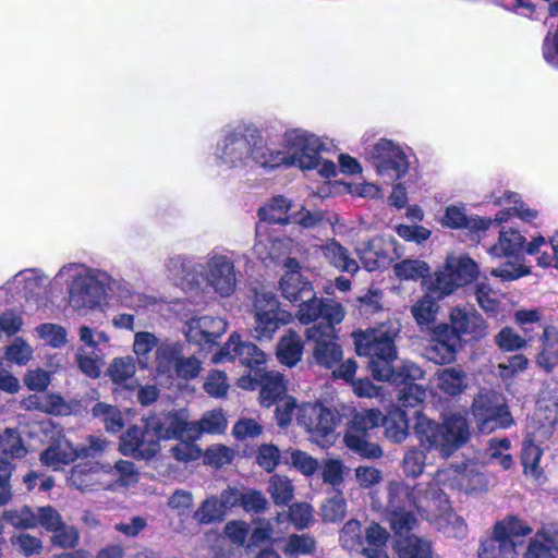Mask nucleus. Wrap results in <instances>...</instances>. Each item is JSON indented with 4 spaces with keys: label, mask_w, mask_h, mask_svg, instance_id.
I'll return each mask as SVG.
<instances>
[{
    "label": "nucleus",
    "mask_w": 558,
    "mask_h": 558,
    "mask_svg": "<svg viewBox=\"0 0 558 558\" xmlns=\"http://www.w3.org/2000/svg\"><path fill=\"white\" fill-rule=\"evenodd\" d=\"M146 418L159 444L160 440H182L186 433L196 429V424L187 422L178 411L153 414Z\"/></svg>",
    "instance_id": "obj_18"
},
{
    "label": "nucleus",
    "mask_w": 558,
    "mask_h": 558,
    "mask_svg": "<svg viewBox=\"0 0 558 558\" xmlns=\"http://www.w3.org/2000/svg\"><path fill=\"white\" fill-rule=\"evenodd\" d=\"M215 362L239 361V363L248 368L254 375L259 374L266 368V354L253 342L241 340L238 332H233L228 342L215 355Z\"/></svg>",
    "instance_id": "obj_14"
},
{
    "label": "nucleus",
    "mask_w": 558,
    "mask_h": 558,
    "mask_svg": "<svg viewBox=\"0 0 558 558\" xmlns=\"http://www.w3.org/2000/svg\"><path fill=\"white\" fill-rule=\"evenodd\" d=\"M533 529L514 514L498 520L493 532L483 538L478 548L480 558H517L518 549L524 545L525 537Z\"/></svg>",
    "instance_id": "obj_5"
},
{
    "label": "nucleus",
    "mask_w": 558,
    "mask_h": 558,
    "mask_svg": "<svg viewBox=\"0 0 558 558\" xmlns=\"http://www.w3.org/2000/svg\"><path fill=\"white\" fill-rule=\"evenodd\" d=\"M463 344L447 323L434 325L429 331L425 356L438 365H447L456 361Z\"/></svg>",
    "instance_id": "obj_15"
},
{
    "label": "nucleus",
    "mask_w": 558,
    "mask_h": 558,
    "mask_svg": "<svg viewBox=\"0 0 558 558\" xmlns=\"http://www.w3.org/2000/svg\"><path fill=\"white\" fill-rule=\"evenodd\" d=\"M253 307L258 340H271L274 335L292 319L291 314L280 307L279 301L272 294L257 293Z\"/></svg>",
    "instance_id": "obj_9"
},
{
    "label": "nucleus",
    "mask_w": 558,
    "mask_h": 558,
    "mask_svg": "<svg viewBox=\"0 0 558 558\" xmlns=\"http://www.w3.org/2000/svg\"><path fill=\"white\" fill-rule=\"evenodd\" d=\"M471 412L483 433L508 428L513 424L511 413L505 403H497L489 392H478L471 404Z\"/></svg>",
    "instance_id": "obj_10"
},
{
    "label": "nucleus",
    "mask_w": 558,
    "mask_h": 558,
    "mask_svg": "<svg viewBox=\"0 0 558 558\" xmlns=\"http://www.w3.org/2000/svg\"><path fill=\"white\" fill-rule=\"evenodd\" d=\"M345 316V310L341 306L340 317L338 319L328 320L325 315L319 316L313 325L306 329V338L314 341L313 355L317 365L331 369L337 366L343 356L341 345L336 342L337 329Z\"/></svg>",
    "instance_id": "obj_7"
},
{
    "label": "nucleus",
    "mask_w": 558,
    "mask_h": 558,
    "mask_svg": "<svg viewBox=\"0 0 558 558\" xmlns=\"http://www.w3.org/2000/svg\"><path fill=\"white\" fill-rule=\"evenodd\" d=\"M292 208L291 199L283 195L274 196L268 203L259 207L257 216L263 222L269 225L288 226L291 225L290 209Z\"/></svg>",
    "instance_id": "obj_26"
},
{
    "label": "nucleus",
    "mask_w": 558,
    "mask_h": 558,
    "mask_svg": "<svg viewBox=\"0 0 558 558\" xmlns=\"http://www.w3.org/2000/svg\"><path fill=\"white\" fill-rule=\"evenodd\" d=\"M298 422L303 425L322 447H328L336 440V427L341 416L336 410L319 402L303 404L299 408Z\"/></svg>",
    "instance_id": "obj_8"
},
{
    "label": "nucleus",
    "mask_w": 558,
    "mask_h": 558,
    "mask_svg": "<svg viewBox=\"0 0 558 558\" xmlns=\"http://www.w3.org/2000/svg\"><path fill=\"white\" fill-rule=\"evenodd\" d=\"M268 493L276 506H288L294 497V486L288 477L274 474L269 480Z\"/></svg>",
    "instance_id": "obj_45"
},
{
    "label": "nucleus",
    "mask_w": 558,
    "mask_h": 558,
    "mask_svg": "<svg viewBox=\"0 0 558 558\" xmlns=\"http://www.w3.org/2000/svg\"><path fill=\"white\" fill-rule=\"evenodd\" d=\"M27 410H35L50 415L69 414L70 408L61 395L41 393L31 395L24 399Z\"/></svg>",
    "instance_id": "obj_31"
},
{
    "label": "nucleus",
    "mask_w": 558,
    "mask_h": 558,
    "mask_svg": "<svg viewBox=\"0 0 558 558\" xmlns=\"http://www.w3.org/2000/svg\"><path fill=\"white\" fill-rule=\"evenodd\" d=\"M495 292L487 283H478L475 289V296L480 307L487 314L496 316L499 312L500 302L494 296Z\"/></svg>",
    "instance_id": "obj_60"
},
{
    "label": "nucleus",
    "mask_w": 558,
    "mask_h": 558,
    "mask_svg": "<svg viewBox=\"0 0 558 558\" xmlns=\"http://www.w3.org/2000/svg\"><path fill=\"white\" fill-rule=\"evenodd\" d=\"M1 453L10 459H23L28 453L17 428L7 427L0 434Z\"/></svg>",
    "instance_id": "obj_40"
},
{
    "label": "nucleus",
    "mask_w": 558,
    "mask_h": 558,
    "mask_svg": "<svg viewBox=\"0 0 558 558\" xmlns=\"http://www.w3.org/2000/svg\"><path fill=\"white\" fill-rule=\"evenodd\" d=\"M104 296L102 283L92 277H77L70 287V301L78 310L98 307Z\"/></svg>",
    "instance_id": "obj_21"
},
{
    "label": "nucleus",
    "mask_w": 558,
    "mask_h": 558,
    "mask_svg": "<svg viewBox=\"0 0 558 558\" xmlns=\"http://www.w3.org/2000/svg\"><path fill=\"white\" fill-rule=\"evenodd\" d=\"M415 414L414 434L426 451L436 450L441 457L449 458L470 439L469 422L459 413L446 416L441 424L418 411Z\"/></svg>",
    "instance_id": "obj_4"
},
{
    "label": "nucleus",
    "mask_w": 558,
    "mask_h": 558,
    "mask_svg": "<svg viewBox=\"0 0 558 558\" xmlns=\"http://www.w3.org/2000/svg\"><path fill=\"white\" fill-rule=\"evenodd\" d=\"M387 492L388 501L386 512L413 509L420 511L414 486H410L404 482L392 481L388 484Z\"/></svg>",
    "instance_id": "obj_25"
},
{
    "label": "nucleus",
    "mask_w": 558,
    "mask_h": 558,
    "mask_svg": "<svg viewBox=\"0 0 558 558\" xmlns=\"http://www.w3.org/2000/svg\"><path fill=\"white\" fill-rule=\"evenodd\" d=\"M226 511L217 496H209L202 501L193 513V519L201 525L220 523L226 519Z\"/></svg>",
    "instance_id": "obj_39"
},
{
    "label": "nucleus",
    "mask_w": 558,
    "mask_h": 558,
    "mask_svg": "<svg viewBox=\"0 0 558 558\" xmlns=\"http://www.w3.org/2000/svg\"><path fill=\"white\" fill-rule=\"evenodd\" d=\"M393 270L400 280L424 281L429 276L428 264L418 259H403L393 266Z\"/></svg>",
    "instance_id": "obj_46"
},
{
    "label": "nucleus",
    "mask_w": 558,
    "mask_h": 558,
    "mask_svg": "<svg viewBox=\"0 0 558 558\" xmlns=\"http://www.w3.org/2000/svg\"><path fill=\"white\" fill-rule=\"evenodd\" d=\"M380 425L385 429V435L392 442L400 444L409 435V418L405 410L393 409L386 415L383 414Z\"/></svg>",
    "instance_id": "obj_34"
},
{
    "label": "nucleus",
    "mask_w": 558,
    "mask_h": 558,
    "mask_svg": "<svg viewBox=\"0 0 558 558\" xmlns=\"http://www.w3.org/2000/svg\"><path fill=\"white\" fill-rule=\"evenodd\" d=\"M542 457L543 449L535 444L532 435H527L522 441V449L520 456L521 464L523 466V473L526 476H531L537 481L544 477V471L539 466Z\"/></svg>",
    "instance_id": "obj_33"
},
{
    "label": "nucleus",
    "mask_w": 558,
    "mask_h": 558,
    "mask_svg": "<svg viewBox=\"0 0 558 558\" xmlns=\"http://www.w3.org/2000/svg\"><path fill=\"white\" fill-rule=\"evenodd\" d=\"M293 146L296 151L292 155H286L280 150L283 158L281 165L296 166L301 170H313L320 165L322 144L314 135H298L294 137Z\"/></svg>",
    "instance_id": "obj_19"
},
{
    "label": "nucleus",
    "mask_w": 558,
    "mask_h": 558,
    "mask_svg": "<svg viewBox=\"0 0 558 558\" xmlns=\"http://www.w3.org/2000/svg\"><path fill=\"white\" fill-rule=\"evenodd\" d=\"M204 464L215 469H220L233 460V450L225 445H215L208 447L203 453Z\"/></svg>",
    "instance_id": "obj_55"
},
{
    "label": "nucleus",
    "mask_w": 558,
    "mask_h": 558,
    "mask_svg": "<svg viewBox=\"0 0 558 558\" xmlns=\"http://www.w3.org/2000/svg\"><path fill=\"white\" fill-rule=\"evenodd\" d=\"M290 463L305 476L313 475L318 466V460L300 449L292 450L290 453Z\"/></svg>",
    "instance_id": "obj_63"
},
{
    "label": "nucleus",
    "mask_w": 558,
    "mask_h": 558,
    "mask_svg": "<svg viewBox=\"0 0 558 558\" xmlns=\"http://www.w3.org/2000/svg\"><path fill=\"white\" fill-rule=\"evenodd\" d=\"M450 269L451 265L445 264L444 267L430 276L429 279H425L423 281L425 291L433 294L438 300L451 294L458 286L453 280Z\"/></svg>",
    "instance_id": "obj_36"
},
{
    "label": "nucleus",
    "mask_w": 558,
    "mask_h": 558,
    "mask_svg": "<svg viewBox=\"0 0 558 558\" xmlns=\"http://www.w3.org/2000/svg\"><path fill=\"white\" fill-rule=\"evenodd\" d=\"M392 243H386L380 236H375L362 242L356 247V254L367 271L385 269L390 266L393 257L390 254Z\"/></svg>",
    "instance_id": "obj_23"
},
{
    "label": "nucleus",
    "mask_w": 558,
    "mask_h": 558,
    "mask_svg": "<svg viewBox=\"0 0 558 558\" xmlns=\"http://www.w3.org/2000/svg\"><path fill=\"white\" fill-rule=\"evenodd\" d=\"M542 351L537 355V364L547 373L558 365V328L553 325L544 327L541 336Z\"/></svg>",
    "instance_id": "obj_30"
},
{
    "label": "nucleus",
    "mask_w": 558,
    "mask_h": 558,
    "mask_svg": "<svg viewBox=\"0 0 558 558\" xmlns=\"http://www.w3.org/2000/svg\"><path fill=\"white\" fill-rule=\"evenodd\" d=\"M219 158L230 168L247 166L252 160L267 170L280 167L283 160L280 150L266 147L259 130L248 126L229 131L223 136Z\"/></svg>",
    "instance_id": "obj_3"
},
{
    "label": "nucleus",
    "mask_w": 558,
    "mask_h": 558,
    "mask_svg": "<svg viewBox=\"0 0 558 558\" xmlns=\"http://www.w3.org/2000/svg\"><path fill=\"white\" fill-rule=\"evenodd\" d=\"M445 226L451 229H469L472 232L486 231L492 227V220L483 217L469 218L463 209L448 206L442 219Z\"/></svg>",
    "instance_id": "obj_29"
},
{
    "label": "nucleus",
    "mask_w": 558,
    "mask_h": 558,
    "mask_svg": "<svg viewBox=\"0 0 558 558\" xmlns=\"http://www.w3.org/2000/svg\"><path fill=\"white\" fill-rule=\"evenodd\" d=\"M494 341L501 352H515L527 347V340L510 326L502 327Z\"/></svg>",
    "instance_id": "obj_50"
},
{
    "label": "nucleus",
    "mask_w": 558,
    "mask_h": 558,
    "mask_svg": "<svg viewBox=\"0 0 558 558\" xmlns=\"http://www.w3.org/2000/svg\"><path fill=\"white\" fill-rule=\"evenodd\" d=\"M387 520L396 536L403 538L416 524V518L412 510L388 511Z\"/></svg>",
    "instance_id": "obj_49"
},
{
    "label": "nucleus",
    "mask_w": 558,
    "mask_h": 558,
    "mask_svg": "<svg viewBox=\"0 0 558 558\" xmlns=\"http://www.w3.org/2000/svg\"><path fill=\"white\" fill-rule=\"evenodd\" d=\"M393 374H400L401 377L383 379L381 381L389 383L398 390V409H415L421 407L426 397V390L416 380L423 377V371L414 364H404L393 371Z\"/></svg>",
    "instance_id": "obj_13"
},
{
    "label": "nucleus",
    "mask_w": 558,
    "mask_h": 558,
    "mask_svg": "<svg viewBox=\"0 0 558 558\" xmlns=\"http://www.w3.org/2000/svg\"><path fill=\"white\" fill-rule=\"evenodd\" d=\"M77 457L78 453L71 442L57 441L41 451L39 461L45 466L58 470L62 465L74 462Z\"/></svg>",
    "instance_id": "obj_28"
},
{
    "label": "nucleus",
    "mask_w": 558,
    "mask_h": 558,
    "mask_svg": "<svg viewBox=\"0 0 558 558\" xmlns=\"http://www.w3.org/2000/svg\"><path fill=\"white\" fill-rule=\"evenodd\" d=\"M207 280L221 296H230L236 288L233 262L225 255H217L210 258L208 262Z\"/></svg>",
    "instance_id": "obj_20"
},
{
    "label": "nucleus",
    "mask_w": 558,
    "mask_h": 558,
    "mask_svg": "<svg viewBox=\"0 0 558 558\" xmlns=\"http://www.w3.org/2000/svg\"><path fill=\"white\" fill-rule=\"evenodd\" d=\"M437 387L447 396H460L468 387L466 373L454 366L446 367L437 374Z\"/></svg>",
    "instance_id": "obj_35"
},
{
    "label": "nucleus",
    "mask_w": 558,
    "mask_h": 558,
    "mask_svg": "<svg viewBox=\"0 0 558 558\" xmlns=\"http://www.w3.org/2000/svg\"><path fill=\"white\" fill-rule=\"evenodd\" d=\"M438 301L433 294L425 291L424 295L412 305V316L420 327L428 326L436 322L439 311Z\"/></svg>",
    "instance_id": "obj_38"
},
{
    "label": "nucleus",
    "mask_w": 558,
    "mask_h": 558,
    "mask_svg": "<svg viewBox=\"0 0 558 558\" xmlns=\"http://www.w3.org/2000/svg\"><path fill=\"white\" fill-rule=\"evenodd\" d=\"M364 532L359 520L351 519L347 521L339 534V541L343 548L348 550H359L364 544Z\"/></svg>",
    "instance_id": "obj_47"
},
{
    "label": "nucleus",
    "mask_w": 558,
    "mask_h": 558,
    "mask_svg": "<svg viewBox=\"0 0 558 558\" xmlns=\"http://www.w3.org/2000/svg\"><path fill=\"white\" fill-rule=\"evenodd\" d=\"M396 551L399 558H433L430 543L415 535L398 538L396 542Z\"/></svg>",
    "instance_id": "obj_37"
},
{
    "label": "nucleus",
    "mask_w": 558,
    "mask_h": 558,
    "mask_svg": "<svg viewBox=\"0 0 558 558\" xmlns=\"http://www.w3.org/2000/svg\"><path fill=\"white\" fill-rule=\"evenodd\" d=\"M446 264L451 265L450 272L458 288L466 286L477 277V264L468 256L460 258H449L447 259Z\"/></svg>",
    "instance_id": "obj_43"
},
{
    "label": "nucleus",
    "mask_w": 558,
    "mask_h": 558,
    "mask_svg": "<svg viewBox=\"0 0 558 558\" xmlns=\"http://www.w3.org/2000/svg\"><path fill=\"white\" fill-rule=\"evenodd\" d=\"M462 344H475L488 335V324L474 307L457 305L449 312V323Z\"/></svg>",
    "instance_id": "obj_11"
},
{
    "label": "nucleus",
    "mask_w": 558,
    "mask_h": 558,
    "mask_svg": "<svg viewBox=\"0 0 558 558\" xmlns=\"http://www.w3.org/2000/svg\"><path fill=\"white\" fill-rule=\"evenodd\" d=\"M287 270L281 277L279 288L282 296L299 306L296 317L302 325H310L325 315L332 322L340 317L342 304L331 298H317L313 284L300 270L298 259H287Z\"/></svg>",
    "instance_id": "obj_1"
},
{
    "label": "nucleus",
    "mask_w": 558,
    "mask_h": 558,
    "mask_svg": "<svg viewBox=\"0 0 558 558\" xmlns=\"http://www.w3.org/2000/svg\"><path fill=\"white\" fill-rule=\"evenodd\" d=\"M280 450L276 445L263 444L256 453V463L267 473L274 472L280 463Z\"/></svg>",
    "instance_id": "obj_58"
},
{
    "label": "nucleus",
    "mask_w": 558,
    "mask_h": 558,
    "mask_svg": "<svg viewBox=\"0 0 558 558\" xmlns=\"http://www.w3.org/2000/svg\"><path fill=\"white\" fill-rule=\"evenodd\" d=\"M498 241L492 245L488 253L493 257H514L519 258L524 255L525 236L517 229H506L501 227L498 230Z\"/></svg>",
    "instance_id": "obj_24"
},
{
    "label": "nucleus",
    "mask_w": 558,
    "mask_h": 558,
    "mask_svg": "<svg viewBox=\"0 0 558 558\" xmlns=\"http://www.w3.org/2000/svg\"><path fill=\"white\" fill-rule=\"evenodd\" d=\"M425 460L426 454L424 450L418 448H410L407 450L402 462L404 474L408 477H418L424 471Z\"/></svg>",
    "instance_id": "obj_56"
},
{
    "label": "nucleus",
    "mask_w": 558,
    "mask_h": 558,
    "mask_svg": "<svg viewBox=\"0 0 558 558\" xmlns=\"http://www.w3.org/2000/svg\"><path fill=\"white\" fill-rule=\"evenodd\" d=\"M227 426L228 422L221 410H213L203 415L196 425V429H192V432L222 434Z\"/></svg>",
    "instance_id": "obj_54"
},
{
    "label": "nucleus",
    "mask_w": 558,
    "mask_h": 558,
    "mask_svg": "<svg viewBox=\"0 0 558 558\" xmlns=\"http://www.w3.org/2000/svg\"><path fill=\"white\" fill-rule=\"evenodd\" d=\"M322 248L325 258L339 271L349 272L351 275L359 271L360 267L357 262L351 257L349 250L337 240L332 239Z\"/></svg>",
    "instance_id": "obj_32"
},
{
    "label": "nucleus",
    "mask_w": 558,
    "mask_h": 558,
    "mask_svg": "<svg viewBox=\"0 0 558 558\" xmlns=\"http://www.w3.org/2000/svg\"><path fill=\"white\" fill-rule=\"evenodd\" d=\"M316 551V541L310 534H290L282 547L286 558L313 555Z\"/></svg>",
    "instance_id": "obj_44"
},
{
    "label": "nucleus",
    "mask_w": 558,
    "mask_h": 558,
    "mask_svg": "<svg viewBox=\"0 0 558 558\" xmlns=\"http://www.w3.org/2000/svg\"><path fill=\"white\" fill-rule=\"evenodd\" d=\"M119 451L135 460H150L160 451L158 437L148 426L147 418L143 420V426L131 425L120 436Z\"/></svg>",
    "instance_id": "obj_12"
},
{
    "label": "nucleus",
    "mask_w": 558,
    "mask_h": 558,
    "mask_svg": "<svg viewBox=\"0 0 558 558\" xmlns=\"http://www.w3.org/2000/svg\"><path fill=\"white\" fill-rule=\"evenodd\" d=\"M135 373L136 365L132 356L114 357L107 369L111 381L121 388H130L126 381L131 379Z\"/></svg>",
    "instance_id": "obj_42"
},
{
    "label": "nucleus",
    "mask_w": 558,
    "mask_h": 558,
    "mask_svg": "<svg viewBox=\"0 0 558 558\" xmlns=\"http://www.w3.org/2000/svg\"><path fill=\"white\" fill-rule=\"evenodd\" d=\"M51 534L50 542L54 547L73 549L80 544V532L77 527L69 525L65 522Z\"/></svg>",
    "instance_id": "obj_52"
},
{
    "label": "nucleus",
    "mask_w": 558,
    "mask_h": 558,
    "mask_svg": "<svg viewBox=\"0 0 558 558\" xmlns=\"http://www.w3.org/2000/svg\"><path fill=\"white\" fill-rule=\"evenodd\" d=\"M399 330L387 323L377 327L359 329L352 332L355 351L359 356L368 359V369L377 381L401 377L393 374L397 368L393 366L398 357L396 338Z\"/></svg>",
    "instance_id": "obj_2"
},
{
    "label": "nucleus",
    "mask_w": 558,
    "mask_h": 558,
    "mask_svg": "<svg viewBox=\"0 0 558 558\" xmlns=\"http://www.w3.org/2000/svg\"><path fill=\"white\" fill-rule=\"evenodd\" d=\"M372 158L374 166L381 175L390 174L396 179H400L407 173L409 168L404 151L387 138H381L376 143Z\"/></svg>",
    "instance_id": "obj_17"
},
{
    "label": "nucleus",
    "mask_w": 558,
    "mask_h": 558,
    "mask_svg": "<svg viewBox=\"0 0 558 558\" xmlns=\"http://www.w3.org/2000/svg\"><path fill=\"white\" fill-rule=\"evenodd\" d=\"M202 371V362L195 356H175L174 372L179 378L194 379Z\"/></svg>",
    "instance_id": "obj_61"
},
{
    "label": "nucleus",
    "mask_w": 558,
    "mask_h": 558,
    "mask_svg": "<svg viewBox=\"0 0 558 558\" xmlns=\"http://www.w3.org/2000/svg\"><path fill=\"white\" fill-rule=\"evenodd\" d=\"M95 466L90 462H81L73 465L69 483L80 490H85L94 484Z\"/></svg>",
    "instance_id": "obj_53"
},
{
    "label": "nucleus",
    "mask_w": 558,
    "mask_h": 558,
    "mask_svg": "<svg viewBox=\"0 0 558 558\" xmlns=\"http://www.w3.org/2000/svg\"><path fill=\"white\" fill-rule=\"evenodd\" d=\"M2 518L15 529L31 530L37 527V515L27 505L20 509L5 510Z\"/></svg>",
    "instance_id": "obj_48"
},
{
    "label": "nucleus",
    "mask_w": 558,
    "mask_h": 558,
    "mask_svg": "<svg viewBox=\"0 0 558 558\" xmlns=\"http://www.w3.org/2000/svg\"><path fill=\"white\" fill-rule=\"evenodd\" d=\"M336 494L327 498L322 505V515L324 521L338 522L345 517L347 502L341 490H335Z\"/></svg>",
    "instance_id": "obj_51"
},
{
    "label": "nucleus",
    "mask_w": 558,
    "mask_h": 558,
    "mask_svg": "<svg viewBox=\"0 0 558 558\" xmlns=\"http://www.w3.org/2000/svg\"><path fill=\"white\" fill-rule=\"evenodd\" d=\"M343 463L338 459H327L324 461L322 478L323 482L329 484L335 490H340V486L344 482Z\"/></svg>",
    "instance_id": "obj_59"
},
{
    "label": "nucleus",
    "mask_w": 558,
    "mask_h": 558,
    "mask_svg": "<svg viewBox=\"0 0 558 558\" xmlns=\"http://www.w3.org/2000/svg\"><path fill=\"white\" fill-rule=\"evenodd\" d=\"M304 343L301 336L293 329L283 335L276 349L278 361L288 366H295L302 359Z\"/></svg>",
    "instance_id": "obj_27"
},
{
    "label": "nucleus",
    "mask_w": 558,
    "mask_h": 558,
    "mask_svg": "<svg viewBox=\"0 0 558 558\" xmlns=\"http://www.w3.org/2000/svg\"><path fill=\"white\" fill-rule=\"evenodd\" d=\"M383 413L379 409H352L347 424L343 441L349 450L365 459H378L383 450L378 444L371 441V434L379 427Z\"/></svg>",
    "instance_id": "obj_6"
},
{
    "label": "nucleus",
    "mask_w": 558,
    "mask_h": 558,
    "mask_svg": "<svg viewBox=\"0 0 558 558\" xmlns=\"http://www.w3.org/2000/svg\"><path fill=\"white\" fill-rule=\"evenodd\" d=\"M226 323L220 318L203 316L190 325L186 339L202 349L210 350L226 332Z\"/></svg>",
    "instance_id": "obj_22"
},
{
    "label": "nucleus",
    "mask_w": 558,
    "mask_h": 558,
    "mask_svg": "<svg viewBox=\"0 0 558 558\" xmlns=\"http://www.w3.org/2000/svg\"><path fill=\"white\" fill-rule=\"evenodd\" d=\"M229 385L227 381V375L225 372L219 369H213L205 383L204 390L210 396L215 398H221L226 396L228 391Z\"/></svg>",
    "instance_id": "obj_62"
},
{
    "label": "nucleus",
    "mask_w": 558,
    "mask_h": 558,
    "mask_svg": "<svg viewBox=\"0 0 558 558\" xmlns=\"http://www.w3.org/2000/svg\"><path fill=\"white\" fill-rule=\"evenodd\" d=\"M92 415L101 418L109 433L117 434L124 427L123 415L116 405L98 401L92 408Z\"/></svg>",
    "instance_id": "obj_41"
},
{
    "label": "nucleus",
    "mask_w": 558,
    "mask_h": 558,
    "mask_svg": "<svg viewBox=\"0 0 558 558\" xmlns=\"http://www.w3.org/2000/svg\"><path fill=\"white\" fill-rule=\"evenodd\" d=\"M239 386L251 390L260 387L259 402L266 408L275 405L287 392L283 376L279 373L267 372L266 368L254 376L250 374L242 376L239 379Z\"/></svg>",
    "instance_id": "obj_16"
},
{
    "label": "nucleus",
    "mask_w": 558,
    "mask_h": 558,
    "mask_svg": "<svg viewBox=\"0 0 558 558\" xmlns=\"http://www.w3.org/2000/svg\"><path fill=\"white\" fill-rule=\"evenodd\" d=\"M544 60L551 66L558 69V23L554 32H548L542 45Z\"/></svg>",
    "instance_id": "obj_64"
},
{
    "label": "nucleus",
    "mask_w": 558,
    "mask_h": 558,
    "mask_svg": "<svg viewBox=\"0 0 558 558\" xmlns=\"http://www.w3.org/2000/svg\"><path fill=\"white\" fill-rule=\"evenodd\" d=\"M289 521L298 530H304L314 521L313 507L305 501L294 502L289 506Z\"/></svg>",
    "instance_id": "obj_57"
}]
</instances>
